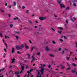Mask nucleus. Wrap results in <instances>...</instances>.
Returning <instances> with one entry per match:
<instances>
[{
  "label": "nucleus",
  "mask_w": 77,
  "mask_h": 77,
  "mask_svg": "<svg viewBox=\"0 0 77 77\" xmlns=\"http://www.w3.org/2000/svg\"><path fill=\"white\" fill-rule=\"evenodd\" d=\"M24 45L22 44L21 45H17L16 46V48L17 49V50H20L21 49H22V48H24Z\"/></svg>",
  "instance_id": "nucleus-1"
},
{
  "label": "nucleus",
  "mask_w": 77,
  "mask_h": 77,
  "mask_svg": "<svg viewBox=\"0 0 77 77\" xmlns=\"http://www.w3.org/2000/svg\"><path fill=\"white\" fill-rule=\"evenodd\" d=\"M39 18L40 20H41V21H42V20H45V19L46 18V17H39Z\"/></svg>",
  "instance_id": "nucleus-2"
},
{
  "label": "nucleus",
  "mask_w": 77,
  "mask_h": 77,
  "mask_svg": "<svg viewBox=\"0 0 77 77\" xmlns=\"http://www.w3.org/2000/svg\"><path fill=\"white\" fill-rule=\"evenodd\" d=\"M60 5L61 8H65V6L62 3L60 4Z\"/></svg>",
  "instance_id": "nucleus-3"
},
{
  "label": "nucleus",
  "mask_w": 77,
  "mask_h": 77,
  "mask_svg": "<svg viewBox=\"0 0 77 77\" xmlns=\"http://www.w3.org/2000/svg\"><path fill=\"white\" fill-rule=\"evenodd\" d=\"M21 70L20 72V73L21 74L23 72V71H24V67H21Z\"/></svg>",
  "instance_id": "nucleus-4"
},
{
  "label": "nucleus",
  "mask_w": 77,
  "mask_h": 77,
  "mask_svg": "<svg viewBox=\"0 0 77 77\" xmlns=\"http://www.w3.org/2000/svg\"><path fill=\"white\" fill-rule=\"evenodd\" d=\"M60 65L61 66V69H64V68H65V66H63V65H62V64H60Z\"/></svg>",
  "instance_id": "nucleus-5"
},
{
  "label": "nucleus",
  "mask_w": 77,
  "mask_h": 77,
  "mask_svg": "<svg viewBox=\"0 0 77 77\" xmlns=\"http://www.w3.org/2000/svg\"><path fill=\"white\" fill-rule=\"evenodd\" d=\"M25 48L26 49H29V47L27 46V44L25 43Z\"/></svg>",
  "instance_id": "nucleus-6"
},
{
  "label": "nucleus",
  "mask_w": 77,
  "mask_h": 77,
  "mask_svg": "<svg viewBox=\"0 0 77 77\" xmlns=\"http://www.w3.org/2000/svg\"><path fill=\"white\" fill-rule=\"evenodd\" d=\"M12 54H13L15 52V49H14V48L12 47Z\"/></svg>",
  "instance_id": "nucleus-7"
},
{
  "label": "nucleus",
  "mask_w": 77,
  "mask_h": 77,
  "mask_svg": "<svg viewBox=\"0 0 77 77\" xmlns=\"http://www.w3.org/2000/svg\"><path fill=\"white\" fill-rule=\"evenodd\" d=\"M15 59L13 58L11 62V63H15Z\"/></svg>",
  "instance_id": "nucleus-8"
},
{
  "label": "nucleus",
  "mask_w": 77,
  "mask_h": 77,
  "mask_svg": "<svg viewBox=\"0 0 77 77\" xmlns=\"http://www.w3.org/2000/svg\"><path fill=\"white\" fill-rule=\"evenodd\" d=\"M45 50L47 51H48L50 50V49L48 48V47H47L45 48Z\"/></svg>",
  "instance_id": "nucleus-9"
},
{
  "label": "nucleus",
  "mask_w": 77,
  "mask_h": 77,
  "mask_svg": "<svg viewBox=\"0 0 77 77\" xmlns=\"http://www.w3.org/2000/svg\"><path fill=\"white\" fill-rule=\"evenodd\" d=\"M16 20H18V21L19 23H21V20L19 18H18V17H16Z\"/></svg>",
  "instance_id": "nucleus-10"
},
{
  "label": "nucleus",
  "mask_w": 77,
  "mask_h": 77,
  "mask_svg": "<svg viewBox=\"0 0 77 77\" xmlns=\"http://www.w3.org/2000/svg\"><path fill=\"white\" fill-rule=\"evenodd\" d=\"M61 0H57V1L58 3H59V4H60L61 3Z\"/></svg>",
  "instance_id": "nucleus-11"
},
{
  "label": "nucleus",
  "mask_w": 77,
  "mask_h": 77,
  "mask_svg": "<svg viewBox=\"0 0 77 77\" xmlns=\"http://www.w3.org/2000/svg\"><path fill=\"white\" fill-rule=\"evenodd\" d=\"M66 60H67V61H68L69 60V59H70V58H69V57H66Z\"/></svg>",
  "instance_id": "nucleus-12"
},
{
  "label": "nucleus",
  "mask_w": 77,
  "mask_h": 77,
  "mask_svg": "<svg viewBox=\"0 0 77 77\" xmlns=\"http://www.w3.org/2000/svg\"><path fill=\"white\" fill-rule=\"evenodd\" d=\"M36 69V70L37 72H38L37 74H39V75L40 74V72H39V70H38V69Z\"/></svg>",
  "instance_id": "nucleus-13"
},
{
  "label": "nucleus",
  "mask_w": 77,
  "mask_h": 77,
  "mask_svg": "<svg viewBox=\"0 0 77 77\" xmlns=\"http://www.w3.org/2000/svg\"><path fill=\"white\" fill-rule=\"evenodd\" d=\"M71 72H72V73H75V70H72L71 71Z\"/></svg>",
  "instance_id": "nucleus-14"
},
{
  "label": "nucleus",
  "mask_w": 77,
  "mask_h": 77,
  "mask_svg": "<svg viewBox=\"0 0 77 77\" xmlns=\"http://www.w3.org/2000/svg\"><path fill=\"white\" fill-rule=\"evenodd\" d=\"M71 67L68 68L66 69V71H68V70H69L71 69Z\"/></svg>",
  "instance_id": "nucleus-15"
},
{
  "label": "nucleus",
  "mask_w": 77,
  "mask_h": 77,
  "mask_svg": "<svg viewBox=\"0 0 77 77\" xmlns=\"http://www.w3.org/2000/svg\"><path fill=\"white\" fill-rule=\"evenodd\" d=\"M44 70V68H42L40 71L41 72H43Z\"/></svg>",
  "instance_id": "nucleus-16"
},
{
  "label": "nucleus",
  "mask_w": 77,
  "mask_h": 77,
  "mask_svg": "<svg viewBox=\"0 0 77 77\" xmlns=\"http://www.w3.org/2000/svg\"><path fill=\"white\" fill-rule=\"evenodd\" d=\"M0 36L1 38H3V34L2 33L0 32Z\"/></svg>",
  "instance_id": "nucleus-17"
},
{
  "label": "nucleus",
  "mask_w": 77,
  "mask_h": 77,
  "mask_svg": "<svg viewBox=\"0 0 77 77\" xmlns=\"http://www.w3.org/2000/svg\"><path fill=\"white\" fill-rule=\"evenodd\" d=\"M72 65H73V66H77V65H76L75 64H74V63H72Z\"/></svg>",
  "instance_id": "nucleus-18"
},
{
  "label": "nucleus",
  "mask_w": 77,
  "mask_h": 77,
  "mask_svg": "<svg viewBox=\"0 0 77 77\" xmlns=\"http://www.w3.org/2000/svg\"><path fill=\"white\" fill-rule=\"evenodd\" d=\"M13 4L14 6H16V2H13Z\"/></svg>",
  "instance_id": "nucleus-19"
},
{
  "label": "nucleus",
  "mask_w": 77,
  "mask_h": 77,
  "mask_svg": "<svg viewBox=\"0 0 77 77\" xmlns=\"http://www.w3.org/2000/svg\"><path fill=\"white\" fill-rule=\"evenodd\" d=\"M33 49H34V47H32L31 48V51H32Z\"/></svg>",
  "instance_id": "nucleus-20"
},
{
  "label": "nucleus",
  "mask_w": 77,
  "mask_h": 77,
  "mask_svg": "<svg viewBox=\"0 0 77 77\" xmlns=\"http://www.w3.org/2000/svg\"><path fill=\"white\" fill-rule=\"evenodd\" d=\"M10 26V28H12V27H13V24H11Z\"/></svg>",
  "instance_id": "nucleus-21"
},
{
  "label": "nucleus",
  "mask_w": 77,
  "mask_h": 77,
  "mask_svg": "<svg viewBox=\"0 0 77 77\" xmlns=\"http://www.w3.org/2000/svg\"><path fill=\"white\" fill-rule=\"evenodd\" d=\"M69 9V7H68L65 9V10H68V9Z\"/></svg>",
  "instance_id": "nucleus-22"
},
{
  "label": "nucleus",
  "mask_w": 77,
  "mask_h": 77,
  "mask_svg": "<svg viewBox=\"0 0 77 77\" xmlns=\"http://www.w3.org/2000/svg\"><path fill=\"white\" fill-rule=\"evenodd\" d=\"M52 43L53 44H56V42L53 40L52 41Z\"/></svg>",
  "instance_id": "nucleus-23"
},
{
  "label": "nucleus",
  "mask_w": 77,
  "mask_h": 77,
  "mask_svg": "<svg viewBox=\"0 0 77 77\" xmlns=\"http://www.w3.org/2000/svg\"><path fill=\"white\" fill-rule=\"evenodd\" d=\"M29 10H27L26 11V13H27V14H29Z\"/></svg>",
  "instance_id": "nucleus-24"
},
{
  "label": "nucleus",
  "mask_w": 77,
  "mask_h": 77,
  "mask_svg": "<svg viewBox=\"0 0 77 77\" xmlns=\"http://www.w3.org/2000/svg\"><path fill=\"white\" fill-rule=\"evenodd\" d=\"M38 56H39V55H40V54H41V53L40 52H38L37 53Z\"/></svg>",
  "instance_id": "nucleus-25"
},
{
  "label": "nucleus",
  "mask_w": 77,
  "mask_h": 77,
  "mask_svg": "<svg viewBox=\"0 0 77 77\" xmlns=\"http://www.w3.org/2000/svg\"><path fill=\"white\" fill-rule=\"evenodd\" d=\"M49 56H51V57H54V55L51 54H49Z\"/></svg>",
  "instance_id": "nucleus-26"
},
{
  "label": "nucleus",
  "mask_w": 77,
  "mask_h": 77,
  "mask_svg": "<svg viewBox=\"0 0 77 77\" xmlns=\"http://www.w3.org/2000/svg\"><path fill=\"white\" fill-rule=\"evenodd\" d=\"M48 68H51V65H49L48 66Z\"/></svg>",
  "instance_id": "nucleus-27"
},
{
  "label": "nucleus",
  "mask_w": 77,
  "mask_h": 77,
  "mask_svg": "<svg viewBox=\"0 0 77 77\" xmlns=\"http://www.w3.org/2000/svg\"><path fill=\"white\" fill-rule=\"evenodd\" d=\"M58 29H60V30H63V28L60 27H58Z\"/></svg>",
  "instance_id": "nucleus-28"
},
{
  "label": "nucleus",
  "mask_w": 77,
  "mask_h": 77,
  "mask_svg": "<svg viewBox=\"0 0 77 77\" xmlns=\"http://www.w3.org/2000/svg\"><path fill=\"white\" fill-rule=\"evenodd\" d=\"M28 21L30 23V24H32V22H31L30 20H29Z\"/></svg>",
  "instance_id": "nucleus-29"
},
{
  "label": "nucleus",
  "mask_w": 77,
  "mask_h": 77,
  "mask_svg": "<svg viewBox=\"0 0 77 77\" xmlns=\"http://www.w3.org/2000/svg\"><path fill=\"white\" fill-rule=\"evenodd\" d=\"M26 55L28 56V59H29V58H30V55L29 54H27Z\"/></svg>",
  "instance_id": "nucleus-30"
},
{
  "label": "nucleus",
  "mask_w": 77,
  "mask_h": 77,
  "mask_svg": "<svg viewBox=\"0 0 77 77\" xmlns=\"http://www.w3.org/2000/svg\"><path fill=\"white\" fill-rule=\"evenodd\" d=\"M75 45H76L75 46V48H77V42L75 43Z\"/></svg>",
  "instance_id": "nucleus-31"
},
{
  "label": "nucleus",
  "mask_w": 77,
  "mask_h": 77,
  "mask_svg": "<svg viewBox=\"0 0 77 77\" xmlns=\"http://www.w3.org/2000/svg\"><path fill=\"white\" fill-rule=\"evenodd\" d=\"M62 32V31H58V33H60V34H61V32Z\"/></svg>",
  "instance_id": "nucleus-32"
},
{
  "label": "nucleus",
  "mask_w": 77,
  "mask_h": 77,
  "mask_svg": "<svg viewBox=\"0 0 77 77\" xmlns=\"http://www.w3.org/2000/svg\"><path fill=\"white\" fill-rule=\"evenodd\" d=\"M32 71H33V69H31L29 70V71L30 72H32Z\"/></svg>",
  "instance_id": "nucleus-33"
},
{
  "label": "nucleus",
  "mask_w": 77,
  "mask_h": 77,
  "mask_svg": "<svg viewBox=\"0 0 77 77\" xmlns=\"http://www.w3.org/2000/svg\"><path fill=\"white\" fill-rule=\"evenodd\" d=\"M61 50H62V48H60L59 49H58V51H61Z\"/></svg>",
  "instance_id": "nucleus-34"
},
{
  "label": "nucleus",
  "mask_w": 77,
  "mask_h": 77,
  "mask_svg": "<svg viewBox=\"0 0 77 77\" xmlns=\"http://www.w3.org/2000/svg\"><path fill=\"white\" fill-rule=\"evenodd\" d=\"M67 63V66H68L69 67L70 66V65L69 64V63Z\"/></svg>",
  "instance_id": "nucleus-35"
},
{
  "label": "nucleus",
  "mask_w": 77,
  "mask_h": 77,
  "mask_svg": "<svg viewBox=\"0 0 77 77\" xmlns=\"http://www.w3.org/2000/svg\"><path fill=\"white\" fill-rule=\"evenodd\" d=\"M17 53H18V54H21V53H20V51H17Z\"/></svg>",
  "instance_id": "nucleus-36"
},
{
  "label": "nucleus",
  "mask_w": 77,
  "mask_h": 77,
  "mask_svg": "<svg viewBox=\"0 0 77 77\" xmlns=\"http://www.w3.org/2000/svg\"><path fill=\"white\" fill-rule=\"evenodd\" d=\"M73 6H77L76 4H75V3H74L73 4Z\"/></svg>",
  "instance_id": "nucleus-37"
},
{
  "label": "nucleus",
  "mask_w": 77,
  "mask_h": 77,
  "mask_svg": "<svg viewBox=\"0 0 77 77\" xmlns=\"http://www.w3.org/2000/svg\"><path fill=\"white\" fill-rule=\"evenodd\" d=\"M51 29L53 30V31H54V32H55V30L53 28H51Z\"/></svg>",
  "instance_id": "nucleus-38"
},
{
  "label": "nucleus",
  "mask_w": 77,
  "mask_h": 77,
  "mask_svg": "<svg viewBox=\"0 0 77 77\" xmlns=\"http://www.w3.org/2000/svg\"><path fill=\"white\" fill-rule=\"evenodd\" d=\"M15 37H16V39H18V38H19V37H18V36H16Z\"/></svg>",
  "instance_id": "nucleus-39"
},
{
  "label": "nucleus",
  "mask_w": 77,
  "mask_h": 77,
  "mask_svg": "<svg viewBox=\"0 0 77 77\" xmlns=\"http://www.w3.org/2000/svg\"><path fill=\"white\" fill-rule=\"evenodd\" d=\"M66 21L67 24H68L69 23H68V20H66Z\"/></svg>",
  "instance_id": "nucleus-40"
},
{
  "label": "nucleus",
  "mask_w": 77,
  "mask_h": 77,
  "mask_svg": "<svg viewBox=\"0 0 77 77\" xmlns=\"http://www.w3.org/2000/svg\"><path fill=\"white\" fill-rule=\"evenodd\" d=\"M60 41H61V42H63V40H62V39H61V38H60Z\"/></svg>",
  "instance_id": "nucleus-41"
},
{
  "label": "nucleus",
  "mask_w": 77,
  "mask_h": 77,
  "mask_svg": "<svg viewBox=\"0 0 77 77\" xmlns=\"http://www.w3.org/2000/svg\"><path fill=\"white\" fill-rule=\"evenodd\" d=\"M34 27L35 28V29H37L38 28V27L37 26H34Z\"/></svg>",
  "instance_id": "nucleus-42"
},
{
  "label": "nucleus",
  "mask_w": 77,
  "mask_h": 77,
  "mask_svg": "<svg viewBox=\"0 0 77 77\" xmlns=\"http://www.w3.org/2000/svg\"><path fill=\"white\" fill-rule=\"evenodd\" d=\"M25 29H28L29 28L28 27H26L24 28Z\"/></svg>",
  "instance_id": "nucleus-43"
},
{
  "label": "nucleus",
  "mask_w": 77,
  "mask_h": 77,
  "mask_svg": "<svg viewBox=\"0 0 77 77\" xmlns=\"http://www.w3.org/2000/svg\"><path fill=\"white\" fill-rule=\"evenodd\" d=\"M73 19L74 20H76L77 19H76L75 18V17H73Z\"/></svg>",
  "instance_id": "nucleus-44"
},
{
  "label": "nucleus",
  "mask_w": 77,
  "mask_h": 77,
  "mask_svg": "<svg viewBox=\"0 0 77 77\" xmlns=\"http://www.w3.org/2000/svg\"><path fill=\"white\" fill-rule=\"evenodd\" d=\"M64 38V39H66L67 38L66 37V36H63Z\"/></svg>",
  "instance_id": "nucleus-45"
},
{
  "label": "nucleus",
  "mask_w": 77,
  "mask_h": 77,
  "mask_svg": "<svg viewBox=\"0 0 77 77\" xmlns=\"http://www.w3.org/2000/svg\"><path fill=\"white\" fill-rule=\"evenodd\" d=\"M54 17H55V18H57V15H55V14H54Z\"/></svg>",
  "instance_id": "nucleus-46"
},
{
  "label": "nucleus",
  "mask_w": 77,
  "mask_h": 77,
  "mask_svg": "<svg viewBox=\"0 0 77 77\" xmlns=\"http://www.w3.org/2000/svg\"><path fill=\"white\" fill-rule=\"evenodd\" d=\"M5 5L6 6L8 5V3H5Z\"/></svg>",
  "instance_id": "nucleus-47"
},
{
  "label": "nucleus",
  "mask_w": 77,
  "mask_h": 77,
  "mask_svg": "<svg viewBox=\"0 0 77 77\" xmlns=\"http://www.w3.org/2000/svg\"><path fill=\"white\" fill-rule=\"evenodd\" d=\"M65 53V51H63V52H62V54H63V53Z\"/></svg>",
  "instance_id": "nucleus-48"
},
{
  "label": "nucleus",
  "mask_w": 77,
  "mask_h": 77,
  "mask_svg": "<svg viewBox=\"0 0 77 77\" xmlns=\"http://www.w3.org/2000/svg\"><path fill=\"white\" fill-rule=\"evenodd\" d=\"M4 51H5V52H7V50H6L5 48L4 49Z\"/></svg>",
  "instance_id": "nucleus-49"
},
{
  "label": "nucleus",
  "mask_w": 77,
  "mask_h": 77,
  "mask_svg": "<svg viewBox=\"0 0 77 77\" xmlns=\"http://www.w3.org/2000/svg\"><path fill=\"white\" fill-rule=\"evenodd\" d=\"M39 75L37 74V77H39Z\"/></svg>",
  "instance_id": "nucleus-50"
},
{
  "label": "nucleus",
  "mask_w": 77,
  "mask_h": 77,
  "mask_svg": "<svg viewBox=\"0 0 77 77\" xmlns=\"http://www.w3.org/2000/svg\"><path fill=\"white\" fill-rule=\"evenodd\" d=\"M36 34L37 35H39V32H36Z\"/></svg>",
  "instance_id": "nucleus-51"
},
{
  "label": "nucleus",
  "mask_w": 77,
  "mask_h": 77,
  "mask_svg": "<svg viewBox=\"0 0 77 77\" xmlns=\"http://www.w3.org/2000/svg\"><path fill=\"white\" fill-rule=\"evenodd\" d=\"M5 68H3L2 69H1V70L2 71H3V70H5Z\"/></svg>",
  "instance_id": "nucleus-52"
},
{
  "label": "nucleus",
  "mask_w": 77,
  "mask_h": 77,
  "mask_svg": "<svg viewBox=\"0 0 77 77\" xmlns=\"http://www.w3.org/2000/svg\"><path fill=\"white\" fill-rule=\"evenodd\" d=\"M65 27H66V29H67V27H66V24H65Z\"/></svg>",
  "instance_id": "nucleus-53"
},
{
  "label": "nucleus",
  "mask_w": 77,
  "mask_h": 77,
  "mask_svg": "<svg viewBox=\"0 0 77 77\" xmlns=\"http://www.w3.org/2000/svg\"><path fill=\"white\" fill-rule=\"evenodd\" d=\"M7 38V36H6V35H5V39H6V38Z\"/></svg>",
  "instance_id": "nucleus-54"
},
{
  "label": "nucleus",
  "mask_w": 77,
  "mask_h": 77,
  "mask_svg": "<svg viewBox=\"0 0 77 77\" xmlns=\"http://www.w3.org/2000/svg\"><path fill=\"white\" fill-rule=\"evenodd\" d=\"M23 9H25V6H23L22 7Z\"/></svg>",
  "instance_id": "nucleus-55"
},
{
  "label": "nucleus",
  "mask_w": 77,
  "mask_h": 77,
  "mask_svg": "<svg viewBox=\"0 0 77 77\" xmlns=\"http://www.w3.org/2000/svg\"><path fill=\"white\" fill-rule=\"evenodd\" d=\"M11 15L10 14H8V17L9 18H10V17H11Z\"/></svg>",
  "instance_id": "nucleus-56"
},
{
  "label": "nucleus",
  "mask_w": 77,
  "mask_h": 77,
  "mask_svg": "<svg viewBox=\"0 0 77 77\" xmlns=\"http://www.w3.org/2000/svg\"><path fill=\"white\" fill-rule=\"evenodd\" d=\"M35 22H36V23H39V22H38V21H36H36H35Z\"/></svg>",
  "instance_id": "nucleus-57"
},
{
  "label": "nucleus",
  "mask_w": 77,
  "mask_h": 77,
  "mask_svg": "<svg viewBox=\"0 0 77 77\" xmlns=\"http://www.w3.org/2000/svg\"><path fill=\"white\" fill-rule=\"evenodd\" d=\"M30 71H28L27 72L28 74H29V73H30Z\"/></svg>",
  "instance_id": "nucleus-58"
},
{
  "label": "nucleus",
  "mask_w": 77,
  "mask_h": 77,
  "mask_svg": "<svg viewBox=\"0 0 77 77\" xmlns=\"http://www.w3.org/2000/svg\"><path fill=\"white\" fill-rule=\"evenodd\" d=\"M1 12H5V11L3 10H1Z\"/></svg>",
  "instance_id": "nucleus-59"
},
{
  "label": "nucleus",
  "mask_w": 77,
  "mask_h": 77,
  "mask_svg": "<svg viewBox=\"0 0 77 77\" xmlns=\"http://www.w3.org/2000/svg\"><path fill=\"white\" fill-rule=\"evenodd\" d=\"M29 75H30V74L29 73H28L27 77H29Z\"/></svg>",
  "instance_id": "nucleus-60"
},
{
  "label": "nucleus",
  "mask_w": 77,
  "mask_h": 77,
  "mask_svg": "<svg viewBox=\"0 0 77 77\" xmlns=\"http://www.w3.org/2000/svg\"><path fill=\"white\" fill-rule=\"evenodd\" d=\"M35 59H35V58H33V59L32 60H35Z\"/></svg>",
  "instance_id": "nucleus-61"
},
{
  "label": "nucleus",
  "mask_w": 77,
  "mask_h": 77,
  "mask_svg": "<svg viewBox=\"0 0 77 77\" xmlns=\"http://www.w3.org/2000/svg\"><path fill=\"white\" fill-rule=\"evenodd\" d=\"M33 60H31V63H32L33 62Z\"/></svg>",
  "instance_id": "nucleus-62"
},
{
  "label": "nucleus",
  "mask_w": 77,
  "mask_h": 77,
  "mask_svg": "<svg viewBox=\"0 0 77 77\" xmlns=\"http://www.w3.org/2000/svg\"><path fill=\"white\" fill-rule=\"evenodd\" d=\"M29 42L31 44H32V41H31L29 40Z\"/></svg>",
  "instance_id": "nucleus-63"
},
{
  "label": "nucleus",
  "mask_w": 77,
  "mask_h": 77,
  "mask_svg": "<svg viewBox=\"0 0 77 77\" xmlns=\"http://www.w3.org/2000/svg\"><path fill=\"white\" fill-rule=\"evenodd\" d=\"M42 66H44V67L45 66V64H43Z\"/></svg>",
  "instance_id": "nucleus-64"
}]
</instances>
